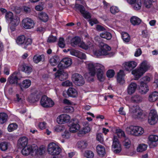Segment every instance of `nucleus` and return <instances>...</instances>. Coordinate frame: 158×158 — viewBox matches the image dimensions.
<instances>
[{
    "instance_id": "obj_7",
    "label": "nucleus",
    "mask_w": 158,
    "mask_h": 158,
    "mask_svg": "<svg viewBox=\"0 0 158 158\" xmlns=\"http://www.w3.org/2000/svg\"><path fill=\"white\" fill-rule=\"evenodd\" d=\"M72 79L74 83L77 86L82 85L85 83L83 77L78 73L73 74L72 76Z\"/></svg>"
},
{
    "instance_id": "obj_34",
    "label": "nucleus",
    "mask_w": 158,
    "mask_h": 158,
    "mask_svg": "<svg viewBox=\"0 0 158 158\" xmlns=\"http://www.w3.org/2000/svg\"><path fill=\"white\" fill-rule=\"evenodd\" d=\"M132 7L135 10H140L142 6V2L141 0H136L132 3Z\"/></svg>"
},
{
    "instance_id": "obj_2",
    "label": "nucleus",
    "mask_w": 158,
    "mask_h": 158,
    "mask_svg": "<svg viewBox=\"0 0 158 158\" xmlns=\"http://www.w3.org/2000/svg\"><path fill=\"white\" fill-rule=\"evenodd\" d=\"M150 68V65L148 62L143 61L140 64L139 68L133 70L132 73L135 76V80H137L143 75Z\"/></svg>"
},
{
    "instance_id": "obj_26",
    "label": "nucleus",
    "mask_w": 158,
    "mask_h": 158,
    "mask_svg": "<svg viewBox=\"0 0 158 158\" xmlns=\"http://www.w3.org/2000/svg\"><path fill=\"white\" fill-rule=\"evenodd\" d=\"M82 42L80 38L79 37L76 36L73 38L71 40V44L74 47L77 45L80 46V45Z\"/></svg>"
},
{
    "instance_id": "obj_32",
    "label": "nucleus",
    "mask_w": 158,
    "mask_h": 158,
    "mask_svg": "<svg viewBox=\"0 0 158 158\" xmlns=\"http://www.w3.org/2000/svg\"><path fill=\"white\" fill-rule=\"evenodd\" d=\"M45 60V56L44 55H35L33 58L34 62L38 63L40 61H44Z\"/></svg>"
},
{
    "instance_id": "obj_16",
    "label": "nucleus",
    "mask_w": 158,
    "mask_h": 158,
    "mask_svg": "<svg viewBox=\"0 0 158 158\" xmlns=\"http://www.w3.org/2000/svg\"><path fill=\"white\" fill-rule=\"evenodd\" d=\"M148 139L150 141L149 146L151 148H153L157 146V144L156 143L158 141V136L155 135H151Z\"/></svg>"
},
{
    "instance_id": "obj_58",
    "label": "nucleus",
    "mask_w": 158,
    "mask_h": 158,
    "mask_svg": "<svg viewBox=\"0 0 158 158\" xmlns=\"http://www.w3.org/2000/svg\"><path fill=\"white\" fill-rule=\"evenodd\" d=\"M117 135L119 137H123L124 138H126L124 132L121 129L117 131Z\"/></svg>"
},
{
    "instance_id": "obj_3",
    "label": "nucleus",
    "mask_w": 158,
    "mask_h": 158,
    "mask_svg": "<svg viewBox=\"0 0 158 158\" xmlns=\"http://www.w3.org/2000/svg\"><path fill=\"white\" fill-rule=\"evenodd\" d=\"M16 42L18 44L21 45L24 48L27 49L31 44L32 40L30 38H26L25 35H22L18 37Z\"/></svg>"
},
{
    "instance_id": "obj_17",
    "label": "nucleus",
    "mask_w": 158,
    "mask_h": 158,
    "mask_svg": "<svg viewBox=\"0 0 158 158\" xmlns=\"http://www.w3.org/2000/svg\"><path fill=\"white\" fill-rule=\"evenodd\" d=\"M137 66V63L134 61H131L125 62L124 64V67L126 70L131 71Z\"/></svg>"
},
{
    "instance_id": "obj_56",
    "label": "nucleus",
    "mask_w": 158,
    "mask_h": 158,
    "mask_svg": "<svg viewBox=\"0 0 158 158\" xmlns=\"http://www.w3.org/2000/svg\"><path fill=\"white\" fill-rule=\"evenodd\" d=\"M90 131V128L88 124H87L86 126L83 127L81 131L82 133L86 134L89 132Z\"/></svg>"
},
{
    "instance_id": "obj_5",
    "label": "nucleus",
    "mask_w": 158,
    "mask_h": 158,
    "mask_svg": "<svg viewBox=\"0 0 158 158\" xmlns=\"http://www.w3.org/2000/svg\"><path fill=\"white\" fill-rule=\"evenodd\" d=\"M48 151L49 153L51 155H56L60 153L61 150L57 145L54 143H52L48 144Z\"/></svg>"
},
{
    "instance_id": "obj_52",
    "label": "nucleus",
    "mask_w": 158,
    "mask_h": 158,
    "mask_svg": "<svg viewBox=\"0 0 158 158\" xmlns=\"http://www.w3.org/2000/svg\"><path fill=\"white\" fill-rule=\"evenodd\" d=\"M94 76L89 74V73L85 74V78L89 81H94Z\"/></svg>"
},
{
    "instance_id": "obj_61",
    "label": "nucleus",
    "mask_w": 158,
    "mask_h": 158,
    "mask_svg": "<svg viewBox=\"0 0 158 158\" xmlns=\"http://www.w3.org/2000/svg\"><path fill=\"white\" fill-rule=\"evenodd\" d=\"M94 54L95 55L98 57L102 55H104V53L101 49L94 51Z\"/></svg>"
},
{
    "instance_id": "obj_36",
    "label": "nucleus",
    "mask_w": 158,
    "mask_h": 158,
    "mask_svg": "<svg viewBox=\"0 0 158 158\" xmlns=\"http://www.w3.org/2000/svg\"><path fill=\"white\" fill-rule=\"evenodd\" d=\"M60 61L59 57L57 56H53L49 60V63L52 66L56 65L57 63Z\"/></svg>"
},
{
    "instance_id": "obj_57",
    "label": "nucleus",
    "mask_w": 158,
    "mask_h": 158,
    "mask_svg": "<svg viewBox=\"0 0 158 158\" xmlns=\"http://www.w3.org/2000/svg\"><path fill=\"white\" fill-rule=\"evenodd\" d=\"M64 127L63 125H58L56 127L55 131L57 132H60L64 131Z\"/></svg>"
},
{
    "instance_id": "obj_43",
    "label": "nucleus",
    "mask_w": 158,
    "mask_h": 158,
    "mask_svg": "<svg viewBox=\"0 0 158 158\" xmlns=\"http://www.w3.org/2000/svg\"><path fill=\"white\" fill-rule=\"evenodd\" d=\"M148 147L147 145L145 144H141L137 148V151L138 152H142L145 151Z\"/></svg>"
},
{
    "instance_id": "obj_44",
    "label": "nucleus",
    "mask_w": 158,
    "mask_h": 158,
    "mask_svg": "<svg viewBox=\"0 0 158 158\" xmlns=\"http://www.w3.org/2000/svg\"><path fill=\"white\" fill-rule=\"evenodd\" d=\"M10 23L14 26H17L20 22L19 19L16 17H14L10 21Z\"/></svg>"
},
{
    "instance_id": "obj_53",
    "label": "nucleus",
    "mask_w": 158,
    "mask_h": 158,
    "mask_svg": "<svg viewBox=\"0 0 158 158\" xmlns=\"http://www.w3.org/2000/svg\"><path fill=\"white\" fill-rule=\"evenodd\" d=\"M59 46L61 48H64L65 46L64 39L63 38H60L58 43Z\"/></svg>"
},
{
    "instance_id": "obj_50",
    "label": "nucleus",
    "mask_w": 158,
    "mask_h": 158,
    "mask_svg": "<svg viewBox=\"0 0 158 158\" xmlns=\"http://www.w3.org/2000/svg\"><path fill=\"white\" fill-rule=\"evenodd\" d=\"M8 148V144L5 142H2L0 143V149L2 151H6Z\"/></svg>"
},
{
    "instance_id": "obj_35",
    "label": "nucleus",
    "mask_w": 158,
    "mask_h": 158,
    "mask_svg": "<svg viewBox=\"0 0 158 158\" xmlns=\"http://www.w3.org/2000/svg\"><path fill=\"white\" fill-rule=\"evenodd\" d=\"M67 93L69 96L73 97H76L77 95V92L74 88H70L67 91Z\"/></svg>"
},
{
    "instance_id": "obj_38",
    "label": "nucleus",
    "mask_w": 158,
    "mask_h": 158,
    "mask_svg": "<svg viewBox=\"0 0 158 158\" xmlns=\"http://www.w3.org/2000/svg\"><path fill=\"white\" fill-rule=\"evenodd\" d=\"M93 45V44L92 43L89 41H88L86 44L84 42H82L80 45V47L86 50L91 48Z\"/></svg>"
},
{
    "instance_id": "obj_20",
    "label": "nucleus",
    "mask_w": 158,
    "mask_h": 158,
    "mask_svg": "<svg viewBox=\"0 0 158 158\" xmlns=\"http://www.w3.org/2000/svg\"><path fill=\"white\" fill-rule=\"evenodd\" d=\"M19 69L26 73H30L32 70V68L27 64L23 63L19 66Z\"/></svg>"
},
{
    "instance_id": "obj_40",
    "label": "nucleus",
    "mask_w": 158,
    "mask_h": 158,
    "mask_svg": "<svg viewBox=\"0 0 158 158\" xmlns=\"http://www.w3.org/2000/svg\"><path fill=\"white\" fill-rule=\"evenodd\" d=\"M122 37L123 41L125 42H128L130 40L129 35L127 32H123L122 33Z\"/></svg>"
},
{
    "instance_id": "obj_12",
    "label": "nucleus",
    "mask_w": 158,
    "mask_h": 158,
    "mask_svg": "<svg viewBox=\"0 0 158 158\" xmlns=\"http://www.w3.org/2000/svg\"><path fill=\"white\" fill-rule=\"evenodd\" d=\"M112 148L114 153L116 154L119 153L122 150L121 145L116 136L114 137Z\"/></svg>"
},
{
    "instance_id": "obj_47",
    "label": "nucleus",
    "mask_w": 158,
    "mask_h": 158,
    "mask_svg": "<svg viewBox=\"0 0 158 158\" xmlns=\"http://www.w3.org/2000/svg\"><path fill=\"white\" fill-rule=\"evenodd\" d=\"M84 156L87 158H93L94 154L90 150H87L84 153Z\"/></svg>"
},
{
    "instance_id": "obj_31",
    "label": "nucleus",
    "mask_w": 158,
    "mask_h": 158,
    "mask_svg": "<svg viewBox=\"0 0 158 158\" xmlns=\"http://www.w3.org/2000/svg\"><path fill=\"white\" fill-rule=\"evenodd\" d=\"M158 99V92L155 91L150 94L148 97V100L150 102L156 101Z\"/></svg>"
},
{
    "instance_id": "obj_64",
    "label": "nucleus",
    "mask_w": 158,
    "mask_h": 158,
    "mask_svg": "<svg viewBox=\"0 0 158 158\" xmlns=\"http://www.w3.org/2000/svg\"><path fill=\"white\" fill-rule=\"evenodd\" d=\"M46 123L44 122L40 123L39 125V127L41 129H44L46 128Z\"/></svg>"
},
{
    "instance_id": "obj_28",
    "label": "nucleus",
    "mask_w": 158,
    "mask_h": 158,
    "mask_svg": "<svg viewBox=\"0 0 158 158\" xmlns=\"http://www.w3.org/2000/svg\"><path fill=\"white\" fill-rule=\"evenodd\" d=\"M80 128L79 124L77 123V121L73 123L69 128V131L72 132H75L79 130Z\"/></svg>"
},
{
    "instance_id": "obj_11",
    "label": "nucleus",
    "mask_w": 158,
    "mask_h": 158,
    "mask_svg": "<svg viewBox=\"0 0 158 158\" xmlns=\"http://www.w3.org/2000/svg\"><path fill=\"white\" fill-rule=\"evenodd\" d=\"M158 120V116L155 110H152L149 113L148 122L151 125H153L156 123Z\"/></svg>"
},
{
    "instance_id": "obj_21",
    "label": "nucleus",
    "mask_w": 158,
    "mask_h": 158,
    "mask_svg": "<svg viewBox=\"0 0 158 158\" xmlns=\"http://www.w3.org/2000/svg\"><path fill=\"white\" fill-rule=\"evenodd\" d=\"M137 87L136 83L134 82L131 83L128 86L127 88V93L131 95L134 93Z\"/></svg>"
},
{
    "instance_id": "obj_18",
    "label": "nucleus",
    "mask_w": 158,
    "mask_h": 158,
    "mask_svg": "<svg viewBox=\"0 0 158 158\" xmlns=\"http://www.w3.org/2000/svg\"><path fill=\"white\" fill-rule=\"evenodd\" d=\"M139 91L142 94H146L149 90L148 85L144 82L141 81L140 83Z\"/></svg>"
},
{
    "instance_id": "obj_25",
    "label": "nucleus",
    "mask_w": 158,
    "mask_h": 158,
    "mask_svg": "<svg viewBox=\"0 0 158 158\" xmlns=\"http://www.w3.org/2000/svg\"><path fill=\"white\" fill-rule=\"evenodd\" d=\"M137 126H131L126 128V131L129 135L135 136Z\"/></svg>"
},
{
    "instance_id": "obj_51",
    "label": "nucleus",
    "mask_w": 158,
    "mask_h": 158,
    "mask_svg": "<svg viewBox=\"0 0 158 158\" xmlns=\"http://www.w3.org/2000/svg\"><path fill=\"white\" fill-rule=\"evenodd\" d=\"M143 133V129L141 127L137 126V130H136V131L135 136H139L142 135Z\"/></svg>"
},
{
    "instance_id": "obj_59",
    "label": "nucleus",
    "mask_w": 158,
    "mask_h": 158,
    "mask_svg": "<svg viewBox=\"0 0 158 158\" xmlns=\"http://www.w3.org/2000/svg\"><path fill=\"white\" fill-rule=\"evenodd\" d=\"M57 38L56 36L51 35L49 36L47 40V42L49 43H53L56 41Z\"/></svg>"
},
{
    "instance_id": "obj_10",
    "label": "nucleus",
    "mask_w": 158,
    "mask_h": 158,
    "mask_svg": "<svg viewBox=\"0 0 158 158\" xmlns=\"http://www.w3.org/2000/svg\"><path fill=\"white\" fill-rule=\"evenodd\" d=\"M72 63V60L71 58L68 57L64 58L60 61L57 67L60 70H62L70 66Z\"/></svg>"
},
{
    "instance_id": "obj_29",
    "label": "nucleus",
    "mask_w": 158,
    "mask_h": 158,
    "mask_svg": "<svg viewBox=\"0 0 158 158\" xmlns=\"http://www.w3.org/2000/svg\"><path fill=\"white\" fill-rule=\"evenodd\" d=\"M142 97L139 94H135L132 96L131 98V102L135 103H139L143 101Z\"/></svg>"
},
{
    "instance_id": "obj_13",
    "label": "nucleus",
    "mask_w": 158,
    "mask_h": 158,
    "mask_svg": "<svg viewBox=\"0 0 158 158\" xmlns=\"http://www.w3.org/2000/svg\"><path fill=\"white\" fill-rule=\"evenodd\" d=\"M75 7L79 10L83 17L85 19H88L91 18L90 14L89 12L85 11L84 6L82 5L76 4Z\"/></svg>"
},
{
    "instance_id": "obj_45",
    "label": "nucleus",
    "mask_w": 158,
    "mask_h": 158,
    "mask_svg": "<svg viewBox=\"0 0 158 158\" xmlns=\"http://www.w3.org/2000/svg\"><path fill=\"white\" fill-rule=\"evenodd\" d=\"M77 145L78 148L81 149H83L86 148L87 143L84 141H81L77 143Z\"/></svg>"
},
{
    "instance_id": "obj_60",
    "label": "nucleus",
    "mask_w": 158,
    "mask_h": 158,
    "mask_svg": "<svg viewBox=\"0 0 158 158\" xmlns=\"http://www.w3.org/2000/svg\"><path fill=\"white\" fill-rule=\"evenodd\" d=\"M68 77V74L66 73H61L59 76L60 80L61 81H63L66 79Z\"/></svg>"
},
{
    "instance_id": "obj_23",
    "label": "nucleus",
    "mask_w": 158,
    "mask_h": 158,
    "mask_svg": "<svg viewBox=\"0 0 158 158\" xmlns=\"http://www.w3.org/2000/svg\"><path fill=\"white\" fill-rule=\"evenodd\" d=\"M31 84V81L29 79L23 80L21 83L19 84L21 89L23 90V89H27L29 87Z\"/></svg>"
},
{
    "instance_id": "obj_30",
    "label": "nucleus",
    "mask_w": 158,
    "mask_h": 158,
    "mask_svg": "<svg viewBox=\"0 0 158 158\" xmlns=\"http://www.w3.org/2000/svg\"><path fill=\"white\" fill-rule=\"evenodd\" d=\"M97 151L98 154L100 156H103L106 154L104 147L102 145H98L97 147Z\"/></svg>"
},
{
    "instance_id": "obj_55",
    "label": "nucleus",
    "mask_w": 158,
    "mask_h": 158,
    "mask_svg": "<svg viewBox=\"0 0 158 158\" xmlns=\"http://www.w3.org/2000/svg\"><path fill=\"white\" fill-rule=\"evenodd\" d=\"M110 11L112 14H115L119 11V10L117 7L112 6L110 8Z\"/></svg>"
},
{
    "instance_id": "obj_19",
    "label": "nucleus",
    "mask_w": 158,
    "mask_h": 158,
    "mask_svg": "<svg viewBox=\"0 0 158 158\" xmlns=\"http://www.w3.org/2000/svg\"><path fill=\"white\" fill-rule=\"evenodd\" d=\"M28 142V139L25 137L20 138L18 141V146L19 147L22 148L27 146Z\"/></svg>"
},
{
    "instance_id": "obj_22",
    "label": "nucleus",
    "mask_w": 158,
    "mask_h": 158,
    "mask_svg": "<svg viewBox=\"0 0 158 158\" xmlns=\"http://www.w3.org/2000/svg\"><path fill=\"white\" fill-rule=\"evenodd\" d=\"M70 53L71 55L76 56L82 59H85L86 58L85 54L74 50H70Z\"/></svg>"
},
{
    "instance_id": "obj_15",
    "label": "nucleus",
    "mask_w": 158,
    "mask_h": 158,
    "mask_svg": "<svg viewBox=\"0 0 158 158\" xmlns=\"http://www.w3.org/2000/svg\"><path fill=\"white\" fill-rule=\"evenodd\" d=\"M70 119V116L67 114H62L57 118V122L59 124H62L68 122Z\"/></svg>"
},
{
    "instance_id": "obj_9",
    "label": "nucleus",
    "mask_w": 158,
    "mask_h": 158,
    "mask_svg": "<svg viewBox=\"0 0 158 158\" xmlns=\"http://www.w3.org/2000/svg\"><path fill=\"white\" fill-rule=\"evenodd\" d=\"M22 78L21 74L19 72H15L11 74L8 78L7 81L10 84H17L18 80Z\"/></svg>"
},
{
    "instance_id": "obj_14",
    "label": "nucleus",
    "mask_w": 158,
    "mask_h": 158,
    "mask_svg": "<svg viewBox=\"0 0 158 158\" xmlns=\"http://www.w3.org/2000/svg\"><path fill=\"white\" fill-rule=\"evenodd\" d=\"M23 27L25 29H31L32 28L34 25L33 21L29 18L23 19L22 21Z\"/></svg>"
},
{
    "instance_id": "obj_6",
    "label": "nucleus",
    "mask_w": 158,
    "mask_h": 158,
    "mask_svg": "<svg viewBox=\"0 0 158 158\" xmlns=\"http://www.w3.org/2000/svg\"><path fill=\"white\" fill-rule=\"evenodd\" d=\"M88 67L89 74L92 75H95L96 71L100 69H102L103 68V65L98 63L94 64L90 63L88 64Z\"/></svg>"
},
{
    "instance_id": "obj_37",
    "label": "nucleus",
    "mask_w": 158,
    "mask_h": 158,
    "mask_svg": "<svg viewBox=\"0 0 158 158\" xmlns=\"http://www.w3.org/2000/svg\"><path fill=\"white\" fill-rule=\"evenodd\" d=\"M38 17L42 21L46 22L48 19V15L45 13L42 12L38 14Z\"/></svg>"
},
{
    "instance_id": "obj_63",
    "label": "nucleus",
    "mask_w": 158,
    "mask_h": 158,
    "mask_svg": "<svg viewBox=\"0 0 158 158\" xmlns=\"http://www.w3.org/2000/svg\"><path fill=\"white\" fill-rule=\"evenodd\" d=\"M102 134L99 133L97 135V139L100 143H102L103 142V139L102 137Z\"/></svg>"
},
{
    "instance_id": "obj_54",
    "label": "nucleus",
    "mask_w": 158,
    "mask_h": 158,
    "mask_svg": "<svg viewBox=\"0 0 158 158\" xmlns=\"http://www.w3.org/2000/svg\"><path fill=\"white\" fill-rule=\"evenodd\" d=\"M152 2L149 0H144V6L147 8H151L152 6Z\"/></svg>"
},
{
    "instance_id": "obj_49",
    "label": "nucleus",
    "mask_w": 158,
    "mask_h": 158,
    "mask_svg": "<svg viewBox=\"0 0 158 158\" xmlns=\"http://www.w3.org/2000/svg\"><path fill=\"white\" fill-rule=\"evenodd\" d=\"M124 140L123 142V144L126 148H129L131 145V142L127 138H124Z\"/></svg>"
},
{
    "instance_id": "obj_48",
    "label": "nucleus",
    "mask_w": 158,
    "mask_h": 158,
    "mask_svg": "<svg viewBox=\"0 0 158 158\" xmlns=\"http://www.w3.org/2000/svg\"><path fill=\"white\" fill-rule=\"evenodd\" d=\"M18 127V125L15 123H13L10 124L8 127V130L10 132H11L16 129Z\"/></svg>"
},
{
    "instance_id": "obj_46",
    "label": "nucleus",
    "mask_w": 158,
    "mask_h": 158,
    "mask_svg": "<svg viewBox=\"0 0 158 158\" xmlns=\"http://www.w3.org/2000/svg\"><path fill=\"white\" fill-rule=\"evenodd\" d=\"M14 17L13 13L11 12H8L6 13L5 18L6 20L10 21Z\"/></svg>"
},
{
    "instance_id": "obj_42",
    "label": "nucleus",
    "mask_w": 158,
    "mask_h": 158,
    "mask_svg": "<svg viewBox=\"0 0 158 158\" xmlns=\"http://www.w3.org/2000/svg\"><path fill=\"white\" fill-rule=\"evenodd\" d=\"M7 115L5 113H0V123L3 124L7 120Z\"/></svg>"
},
{
    "instance_id": "obj_1",
    "label": "nucleus",
    "mask_w": 158,
    "mask_h": 158,
    "mask_svg": "<svg viewBox=\"0 0 158 158\" xmlns=\"http://www.w3.org/2000/svg\"><path fill=\"white\" fill-rule=\"evenodd\" d=\"M44 152V148H38L35 144L28 145L23 148L21 151V153L23 155L27 156L31 154L32 156L35 157L42 155Z\"/></svg>"
},
{
    "instance_id": "obj_8",
    "label": "nucleus",
    "mask_w": 158,
    "mask_h": 158,
    "mask_svg": "<svg viewBox=\"0 0 158 158\" xmlns=\"http://www.w3.org/2000/svg\"><path fill=\"white\" fill-rule=\"evenodd\" d=\"M40 103L41 105L44 107H51L54 105L53 101L46 96H44L42 97Z\"/></svg>"
},
{
    "instance_id": "obj_4",
    "label": "nucleus",
    "mask_w": 158,
    "mask_h": 158,
    "mask_svg": "<svg viewBox=\"0 0 158 158\" xmlns=\"http://www.w3.org/2000/svg\"><path fill=\"white\" fill-rule=\"evenodd\" d=\"M132 117L140 120L144 119L145 115L143 113V111L137 106H133L130 109Z\"/></svg>"
},
{
    "instance_id": "obj_27",
    "label": "nucleus",
    "mask_w": 158,
    "mask_h": 158,
    "mask_svg": "<svg viewBox=\"0 0 158 158\" xmlns=\"http://www.w3.org/2000/svg\"><path fill=\"white\" fill-rule=\"evenodd\" d=\"M124 74L123 70H120V71L118 73L117 80L118 83L120 84H123L125 82V80L124 78Z\"/></svg>"
},
{
    "instance_id": "obj_62",
    "label": "nucleus",
    "mask_w": 158,
    "mask_h": 158,
    "mask_svg": "<svg viewBox=\"0 0 158 158\" xmlns=\"http://www.w3.org/2000/svg\"><path fill=\"white\" fill-rule=\"evenodd\" d=\"M114 74V72L113 70H108L106 73V75L108 77L111 78L113 77Z\"/></svg>"
},
{
    "instance_id": "obj_33",
    "label": "nucleus",
    "mask_w": 158,
    "mask_h": 158,
    "mask_svg": "<svg viewBox=\"0 0 158 158\" xmlns=\"http://www.w3.org/2000/svg\"><path fill=\"white\" fill-rule=\"evenodd\" d=\"M130 21L134 26L139 25L141 22V20L139 18L135 16H133L130 19Z\"/></svg>"
},
{
    "instance_id": "obj_39",
    "label": "nucleus",
    "mask_w": 158,
    "mask_h": 158,
    "mask_svg": "<svg viewBox=\"0 0 158 158\" xmlns=\"http://www.w3.org/2000/svg\"><path fill=\"white\" fill-rule=\"evenodd\" d=\"M100 36L101 37L108 40H110L112 37L111 34L108 32H105L101 33Z\"/></svg>"
},
{
    "instance_id": "obj_24",
    "label": "nucleus",
    "mask_w": 158,
    "mask_h": 158,
    "mask_svg": "<svg viewBox=\"0 0 158 158\" xmlns=\"http://www.w3.org/2000/svg\"><path fill=\"white\" fill-rule=\"evenodd\" d=\"M104 67L103 66L102 69H100L97 71V76L98 79L100 81H103L105 80V77L104 75Z\"/></svg>"
},
{
    "instance_id": "obj_41",
    "label": "nucleus",
    "mask_w": 158,
    "mask_h": 158,
    "mask_svg": "<svg viewBox=\"0 0 158 158\" xmlns=\"http://www.w3.org/2000/svg\"><path fill=\"white\" fill-rule=\"evenodd\" d=\"M101 49L104 55H106L108 54V51L110 50L111 48L110 46L106 44H104L102 46Z\"/></svg>"
}]
</instances>
